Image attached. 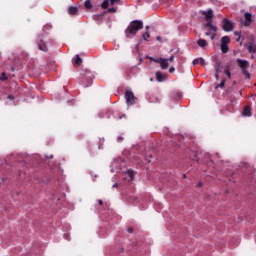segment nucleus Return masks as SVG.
Listing matches in <instances>:
<instances>
[{"instance_id": "obj_1", "label": "nucleus", "mask_w": 256, "mask_h": 256, "mask_svg": "<svg viewBox=\"0 0 256 256\" xmlns=\"http://www.w3.org/2000/svg\"><path fill=\"white\" fill-rule=\"evenodd\" d=\"M141 29H143V21L134 20L128 25L125 35L128 39H131V35H137V32L141 31Z\"/></svg>"}, {"instance_id": "obj_2", "label": "nucleus", "mask_w": 256, "mask_h": 256, "mask_svg": "<svg viewBox=\"0 0 256 256\" xmlns=\"http://www.w3.org/2000/svg\"><path fill=\"white\" fill-rule=\"evenodd\" d=\"M203 27L206 31L205 35L207 37L211 36V41H213L217 37V26L213 25V21L209 20Z\"/></svg>"}, {"instance_id": "obj_3", "label": "nucleus", "mask_w": 256, "mask_h": 256, "mask_svg": "<svg viewBox=\"0 0 256 256\" xmlns=\"http://www.w3.org/2000/svg\"><path fill=\"white\" fill-rule=\"evenodd\" d=\"M237 63L239 65L240 69H242V73L244 75H246V77H249V72L247 71V67H249V62H247L245 60L238 59Z\"/></svg>"}, {"instance_id": "obj_4", "label": "nucleus", "mask_w": 256, "mask_h": 256, "mask_svg": "<svg viewBox=\"0 0 256 256\" xmlns=\"http://www.w3.org/2000/svg\"><path fill=\"white\" fill-rule=\"evenodd\" d=\"M222 29L227 32L233 31V22L227 18H224L222 21Z\"/></svg>"}, {"instance_id": "obj_5", "label": "nucleus", "mask_w": 256, "mask_h": 256, "mask_svg": "<svg viewBox=\"0 0 256 256\" xmlns=\"http://www.w3.org/2000/svg\"><path fill=\"white\" fill-rule=\"evenodd\" d=\"M125 99L128 105H135V94L132 91H126Z\"/></svg>"}, {"instance_id": "obj_6", "label": "nucleus", "mask_w": 256, "mask_h": 256, "mask_svg": "<svg viewBox=\"0 0 256 256\" xmlns=\"http://www.w3.org/2000/svg\"><path fill=\"white\" fill-rule=\"evenodd\" d=\"M155 63H159L161 69H169V60L164 58H158L155 60Z\"/></svg>"}, {"instance_id": "obj_7", "label": "nucleus", "mask_w": 256, "mask_h": 256, "mask_svg": "<svg viewBox=\"0 0 256 256\" xmlns=\"http://www.w3.org/2000/svg\"><path fill=\"white\" fill-rule=\"evenodd\" d=\"M82 83H83L84 87H89V85H91V83H93V77L91 75H87L86 77H84L82 79Z\"/></svg>"}, {"instance_id": "obj_8", "label": "nucleus", "mask_w": 256, "mask_h": 256, "mask_svg": "<svg viewBox=\"0 0 256 256\" xmlns=\"http://www.w3.org/2000/svg\"><path fill=\"white\" fill-rule=\"evenodd\" d=\"M244 17H245V21H244L243 25H244L245 27H249V26L251 25V13L246 12V13L244 14Z\"/></svg>"}, {"instance_id": "obj_9", "label": "nucleus", "mask_w": 256, "mask_h": 256, "mask_svg": "<svg viewBox=\"0 0 256 256\" xmlns=\"http://www.w3.org/2000/svg\"><path fill=\"white\" fill-rule=\"evenodd\" d=\"M137 73H139V68H137V66H133L126 72V75L127 77H130L131 75H137Z\"/></svg>"}, {"instance_id": "obj_10", "label": "nucleus", "mask_w": 256, "mask_h": 256, "mask_svg": "<svg viewBox=\"0 0 256 256\" xmlns=\"http://www.w3.org/2000/svg\"><path fill=\"white\" fill-rule=\"evenodd\" d=\"M203 15L205 16L206 21H212L211 19H213V11L211 9L204 11Z\"/></svg>"}, {"instance_id": "obj_11", "label": "nucleus", "mask_w": 256, "mask_h": 256, "mask_svg": "<svg viewBox=\"0 0 256 256\" xmlns=\"http://www.w3.org/2000/svg\"><path fill=\"white\" fill-rule=\"evenodd\" d=\"M77 11H79V9L75 6H72V7L68 8L69 15H77Z\"/></svg>"}, {"instance_id": "obj_12", "label": "nucleus", "mask_w": 256, "mask_h": 256, "mask_svg": "<svg viewBox=\"0 0 256 256\" xmlns=\"http://www.w3.org/2000/svg\"><path fill=\"white\" fill-rule=\"evenodd\" d=\"M231 43V39H229V36H224L221 38V45H229Z\"/></svg>"}, {"instance_id": "obj_13", "label": "nucleus", "mask_w": 256, "mask_h": 256, "mask_svg": "<svg viewBox=\"0 0 256 256\" xmlns=\"http://www.w3.org/2000/svg\"><path fill=\"white\" fill-rule=\"evenodd\" d=\"M202 65V66H205V59L203 58H198V59H195L193 60V65Z\"/></svg>"}, {"instance_id": "obj_14", "label": "nucleus", "mask_w": 256, "mask_h": 256, "mask_svg": "<svg viewBox=\"0 0 256 256\" xmlns=\"http://www.w3.org/2000/svg\"><path fill=\"white\" fill-rule=\"evenodd\" d=\"M243 115L244 117H251V108H249L248 106L244 107Z\"/></svg>"}, {"instance_id": "obj_15", "label": "nucleus", "mask_w": 256, "mask_h": 256, "mask_svg": "<svg viewBox=\"0 0 256 256\" xmlns=\"http://www.w3.org/2000/svg\"><path fill=\"white\" fill-rule=\"evenodd\" d=\"M38 47L40 51H47V45L43 43V40H40V42L38 43Z\"/></svg>"}, {"instance_id": "obj_16", "label": "nucleus", "mask_w": 256, "mask_h": 256, "mask_svg": "<svg viewBox=\"0 0 256 256\" xmlns=\"http://www.w3.org/2000/svg\"><path fill=\"white\" fill-rule=\"evenodd\" d=\"M156 79L161 83L165 79V75L161 74V72H156Z\"/></svg>"}, {"instance_id": "obj_17", "label": "nucleus", "mask_w": 256, "mask_h": 256, "mask_svg": "<svg viewBox=\"0 0 256 256\" xmlns=\"http://www.w3.org/2000/svg\"><path fill=\"white\" fill-rule=\"evenodd\" d=\"M197 45L200 46V47H207V41L205 39H199L197 41Z\"/></svg>"}, {"instance_id": "obj_18", "label": "nucleus", "mask_w": 256, "mask_h": 256, "mask_svg": "<svg viewBox=\"0 0 256 256\" xmlns=\"http://www.w3.org/2000/svg\"><path fill=\"white\" fill-rule=\"evenodd\" d=\"M248 51H249V53H256V45L253 43H250L248 45Z\"/></svg>"}, {"instance_id": "obj_19", "label": "nucleus", "mask_w": 256, "mask_h": 256, "mask_svg": "<svg viewBox=\"0 0 256 256\" xmlns=\"http://www.w3.org/2000/svg\"><path fill=\"white\" fill-rule=\"evenodd\" d=\"M127 175L129 177L128 181H133V177H135V172H133V170H128Z\"/></svg>"}, {"instance_id": "obj_20", "label": "nucleus", "mask_w": 256, "mask_h": 256, "mask_svg": "<svg viewBox=\"0 0 256 256\" xmlns=\"http://www.w3.org/2000/svg\"><path fill=\"white\" fill-rule=\"evenodd\" d=\"M81 63H83V60L81 59V57H79V55H76V58H75V65L77 67H79L81 65Z\"/></svg>"}, {"instance_id": "obj_21", "label": "nucleus", "mask_w": 256, "mask_h": 256, "mask_svg": "<svg viewBox=\"0 0 256 256\" xmlns=\"http://www.w3.org/2000/svg\"><path fill=\"white\" fill-rule=\"evenodd\" d=\"M84 7H85L86 9H92V8H93V5L91 4V0H86V1L84 2Z\"/></svg>"}, {"instance_id": "obj_22", "label": "nucleus", "mask_w": 256, "mask_h": 256, "mask_svg": "<svg viewBox=\"0 0 256 256\" xmlns=\"http://www.w3.org/2000/svg\"><path fill=\"white\" fill-rule=\"evenodd\" d=\"M109 0H104L101 4L102 9H107L109 7Z\"/></svg>"}, {"instance_id": "obj_23", "label": "nucleus", "mask_w": 256, "mask_h": 256, "mask_svg": "<svg viewBox=\"0 0 256 256\" xmlns=\"http://www.w3.org/2000/svg\"><path fill=\"white\" fill-rule=\"evenodd\" d=\"M221 51L222 53H227V51H229V46H227V44H221Z\"/></svg>"}, {"instance_id": "obj_24", "label": "nucleus", "mask_w": 256, "mask_h": 256, "mask_svg": "<svg viewBox=\"0 0 256 256\" xmlns=\"http://www.w3.org/2000/svg\"><path fill=\"white\" fill-rule=\"evenodd\" d=\"M149 37H151V35L149 34V32H145L142 35V38L144 39V41H149Z\"/></svg>"}, {"instance_id": "obj_25", "label": "nucleus", "mask_w": 256, "mask_h": 256, "mask_svg": "<svg viewBox=\"0 0 256 256\" xmlns=\"http://www.w3.org/2000/svg\"><path fill=\"white\" fill-rule=\"evenodd\" d=\"M225 74L227 75V77H228L229 79H231V70H229V67H226V68H225Z\"/></svg>"}, {"instance_id": "obj_26", "label": "nucleus", "mask_w": 256, "mask_h": 256, "mask_svg": "<svg viewBox=\"0 0 256 256\" xmlns=\"http://www.w3.org/2000/svg\"><path fill=\"white\" fill-rule=\"evenodd\" d=\"M110 1V5H119V3H121V0H109Z\"/></svg>"}, {"instance_id": "obj_27", "label": "nucleus", "mask_w": 256, "mask_h": 256, "mask_svg": "<svg viewBox=\"0 0 256 256\" xmlns=\"http://www.w3.org/2000/svg\"><path fill=\"white\" fill-rule=\"evenodd\" d=\"M1 81H7V74H5V72L2 73L1 77H0Z\"/></svg>"}, {"instance_id": "obj_28", "label": "nucleus", "mask_w": 256, "mask_h": 256, "mask_svg": "<svg viewBox=\"0 0 256 256\" xmlns=\"http://www.w3.org/2000/svg\"><path fill=\"white\" fill-rule=\"evenodd\" d=\"M108 13H117V8H109Z\"/></svg>"}, {"instance_id": "obj_29", "label": "nucleus", "mask_w": 256, "mask_h": 256, "mask_svg": "<svg viewBox=\"0 0 256 256\" xmlns=\"http://www.w3.org/2000/svg\"><path fill=\"white\" fill-rule=\"evenodd\" d=\"M217 87L223 89V87H225V80H222V82Z\"/></svg>"}, {"instance_id": "obj_30", "label": "nucleus", "mask_w": 256, "mask_h": 256, "mask_svg": "<svg viewBox=\"0 0 256 256\" xmlns=\"http://www.w3.org/2000/svg\"><path fill=\"white\" fill-rule=\"evenodd\" d=\"M7 99H9V101H14L15 97L13 95H9Z\"/></svg>"}, {"instance_id": "obj_31", "label": "nucleus", "mask_w": 256, "mask_h": 256, "mask_svg": "<svg viewBox=\"0 0 256 256\" xmlns=\"http://www.w3.org/2000/svg\"><path fill=\"white\" fill-rule=\"evenodd\" d=\"M167 61H170V63H173V61H175V57L171 56L169 59H167Z\"/></svg>"}, {"instance_id": "obj_32", "label": "nucleus", "mask_w": 256, "mask_h": 256, "mask_svg": "<svg viewBox=\"0 0 256 256\" xmlns=\"http://www.w3.org/2000/svg\"><path fill=\"white\" fill-rule=\"evenodd\" d=\"M169 72H170V73H175V67H171V68L169 69Z\"/></svg>"}, {"instance_id": "obj_33", "label": "nucleus", "mask_w": 256, "mask_h": 256, "mask_svg": "<svg viewBox=\"0 0 256 256\" xmlns=\"http://www.w3.org/2000/svg\"><path fill=\"white\" fill-rule=\"evenodd\" d=\"M121 141H123V136L118 137V142L121 143Z\"/></svg>"}, {"instance_id": "obj_34", "label": "nucleus", "mask_w": 256, "mask_h": 256, "mask_svg": "<svg viewBox=\"0 0 256 256\" xmlns=\"http://www.w3.org/2000/svg\"><path fill=\"white\" fill-rule=\"evenodd\" d=\"M128 233H133V228H128Z\"/></svg>"}, {"instance_id": "obj_35", "label": "nucleus", "mask_w": 256, "mask_h": 256, "mask_svg": "<svg viewBox=\"0 0 256 256\" xmlns=\"http://www.w3.org/2000/svg\"><path fill=\"white\" fill-rule=\"evenodd\" d=\"M156 40H157V41H161V36H157V37H156Z\"/></svg>"}, {"instance_id": "obj_36", "label": "nucleus", "mask_w": 256, "mask_h": 256, "mask_svg": "<svg viewBox=\"0 0 256 256\" xmlns=\"http://www.w3.org/2000/svg\"><path fill=\"white\" fill-rule=\"evenodd\" d=\"M150 59V61H154V63H155V61H157V59H155V58H149Z\"/></svg>"}, {"instance_id": "obj_37", "label": "nucleus", "mask_w": 256, "mask_h": 256, "mask_svg": "<svg viewBox=\"0 0 256 256\" xmlns=\"http://www.w3.org/2000/svg\"><path fill=\"white\" fill-rule=\"evenodd\" d=\"M99 205H103V200L98 201Z\"/></svg>"}, {"instance_id": "obj_38", "label": "nucleus", "mask_w": 256, "mask_h": 256, "mask_svg": "<svg viewBox=\"0 0 256 256\" xmlns=\"http://www.w3.org/2000/svg\"><path fill=\"white\" fill-rule=\"evenodd\" d=\"M216 79H219V73L215 74Z\"/></svg>"}, {"instance_id": "obj_39", "label": "nucleus", "mask_w": 256, "mask_h": 256, "mask_svg": "<svg viewBox=\"0 0 256 256\" xmlns=\"http://www.w3.org/2000/svg\"><path fill=\"white\" fill-rule=\"evenodd\" d=\"M234 35L239 36L240 34L239 32H234Z\"/></svg>"}, {"instance_id": "obj_40", "label": "nucleus", "mask_w": 256, "mask_h": 256, "mask_svg": "<svg viewBox=\"0 0 256 256\" xmlns=\"http://www.w3.org/2000/svg\"><path fill=\"white\" fill-rule=\"evenodd\" d=\"M198 187H203V184H202V183H199V184H198Z\"/></svg>"}, {"instance_id": "obj_41", "label": "nucleus", "mask_w": 256, "mask_h": 256, "mask_svg": "<svg viewBox=\"0 0 256 256\" xmlns=\"http://www.w3.org/2000/svg\"><path fill=\"white\" fill-rule=\"evenodd\" d=\"M48 159H53V155H50V156L48 157Z\"/></svg>"}, {"instance_id": "obj_42", "label": "nucleus", "mask_w": 256, "mask_h": 256, "mask_svg": "<svg viewBox=\"0 0 256 256\" xmlns=\"http://www.w3.org/2000/svg\"><path fill=\"white\" fill-rule=\"evenodd\" d=\"M146 31H149V26H146Z\"/></svg>"}, {"instance_id": "obj_43", "label": "nucleus", "mask_w": 256, "mask_h": 256, "mask_svg": "<svg viewBox=\"0 0 256 256\" xmlns=\"http://www.w3.org/2000/svg\"><path fill=\"white\" fill-rule=\"evenodd\" d=\"M113 187H117V184H114Z\"/></svg>"}, {"instance_id": "obj_44", "label": "nucleus", "mask_w": 256, "mask_h": 256, "mask_svg": "<svg viewBox=\"0 0 256 256\" xmlns=\"http://www.w3.org/2000/svg\"><path fill=\"white\" fill-rule=\"evenodd\" d=\"M150 81H153V78H150Z\"/></svg>"}]
</instances>
